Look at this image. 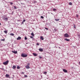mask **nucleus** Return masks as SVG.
<instances>
[{"label":"nucleus","instance_id":"32","mask_svg":"<svg viewBox=\"0 0 80 80\" xmlns=\"http://www.w3.org/2000/svg\"><path fill=\"white\" fill-rule=\"evenodd\" d=\"M30 37L31 38H33V37L32 36H30Z\"/></svg>","mask_w":80,"mask_h":80},{"label":"nucleus","instance_id":"21","mask_svg":"<svg viewBox=\"0 0 80 80\" xmlns=\"http://www.w3.org/2000/svg\"><path fill=\"white\" fill-rule=\"evenodd\" d=\"M31 35H32V36H34V34H33V33H31Z\"/></svg>","mask_w":80,"mask_h":80},{"label":"nucleus","instance_id":"27","mask_svg":"<svg viewBox=\"0 0 80 80\" xmlns=\"http://www.w3.org/2000/svg\"><path fill=\"white\" fill-rule=\"evenodd\" d=\"M41 18H44V17L42 16H41Z\"/></svg>","mask_w":80,"mask_h":80},{"label":"nucleus","instance_id":"5","mask_svg":"<svg viewBox=\"0 0 80 80\" xmlns=\"http://www.w3.org/2000/svg\"><path fill=\"white\" fill-rule=\"evenodd\" d=\"M63 71L65 73H67V70L66 69H63Z\"/></svg>","mask_w":80,"mask_h":80},{"label":"nucleus","instance_id":"41","mask_svg":"<svg viewBox=\"0 0 80 80\" xmlns=\"http://www.w3.org/2000/svg\"><path fill=\"white\" fill-rule=\"evenodd\" d=\"M20 39H21V38H20Z\"/></svg>","mask_w":80,"mask_h":80},{"label":"nucleus","instance_id":"37","mask_svg":"<svg viewBox=\"0 0 80 80\" xmlns=\"http://www.w3.org/2000/svg\"><path fill=\"white\" fill-rule=\"evenodd\" d=\"M39 58H42V57L41 56H40L39 57Z\"/></svg>","mask_w":80,"mask_h":80},{"label":"nucleus","instance_id":"30","mask_svg":"<svg viewBox=\"0 0 80 80\" xmlns=\"http://www.w3.org/2000/svg\"><path fill=\"white\" fill-rule=\"evenodd\" d=\"M27 39V38L26 37H25V40H26Z\"/></svg>","mask_w":80,"mask_h":80},{"label":"nucleus","instance_id":"10","mask_svg":"<svg viewBox=\"0 0 80 80\" xmlns=\"http://www.w3.org/2000/svg\"><path fill=\"white\" fill-rule=\"evenodd\" d=\"M12 53H17V51H12Z\"/></svg>","mask_w":80,"mask_h":80},{"label":"nucleus","instance_id":"4","mask_svg":"<svg viewBox=\"0 0 80 80\" xmlns=\"http://www.w3.org/2000/svg\"><path fill=\"white\" fill-rule=\"evenodd\" d=\"M8 19V18H3V20H5V21H7Z\"/></svg>","mask_w":80,"mask_h":80},{"label":"nucleus","instance_id":"22","mask_svg":"<svg viewBox=\"0 0 80 80\" xmlns=\"http://www.w3.org/2000/svg\"><path fill=\"white\" fill-rule=\"evenodd\" d=\"M57 10V9H56L54 8L53 9V11H56Z\"/></svg>","mask_w":80,"mask_h":80},{"label":"nucleus","instance_id":"19","mask_svg":"<svg viewBox=\"0 0 80 80\" xmlns=\"http://www.w3.org/2000/svg\"><path fill=\"white\" fill-rule=\"evenodd\" d=\"M17 69H20V67L19 66H18L17 67Z\"/></svg>","mask_w":80,"mask_h":80},{"label":"nucleus","instance_id":"24","mask_svg":"<svg viewBox=\"0 0 80 80\" xmlns=\"http://www.w3.org/2000/svg\"><path fill=\"white\" fill-rule=\"evenodd\" d=\"M1 41H5V39H1Z\"/></svg>","mask_w":80,"mask_h":80},{"label":"nucleus","instance_id":"13","mask_svg":"<svg viewBox=\"0 0 80 80\" xmlns=\"http://www.w3.org/2000/svg\"><path fill=\"white\" fill-rule=\"evenodd\" d=\"M65 40H66V41H67V42H69V41H70V39H68L67 38H65Z\"/></svg>","mask_w":80,"mask_h":80},{"label":"nucleus","instance_id":"17","mask_svg":"<svg viewBox=\"0 0 80 80\" xmlns=\"http://www.w3.org/2000/svg\"><path fill=\"white\" fill-rule=\"evenodd\" d=\"M73 27L74 28H76V25L75 24H73Z\"/></svg>","mask_w":80,"mask_h":80},{"label":"nucleus","instance_id":"1","mask_svg":"<svg viewBox=\"0 0 80 80\" xmlns=\"http://www.w3.org/2000/svg\"><path fill=\"white\" fill-rule=\"evenodd\" d=\"M28 55L27 54H26L25 53H22L21 54V57H22L25 58V57H27Z\"/></svg>","mask_w":80,"mask_h":80},{"label":"nucleus","instance_id":"16","mask_svg":"<svg viewBox=\"0 0 80 80\" xmlns=\"http://www.w3.org/2000/svg\"><path fill=\"white\" fill-rule=\"evenodd\" d=\"M10 35H11V36H13L14 35V34H13V33H11L10 34Z\"/></svg>","mask_w":80,"mask_h":80},{"label":"nucleus","instance_id":"25","mask_svg":"<svg viewBox=\"0 0 80 80\" xmlns=\"http://www.w3.org/2000/svg\"><path fill=\"white\" fill-rule=\"evenodd\" d=\"M30 65V63H28L27 66H29Z\"/></svg>","mask_w":80,"mask_h":80},{"label":"nucleus","instance_id":"35","mask_svg":"<svg viewBox=\"0 0 80 80\" xmlns=\"http://www.w3.org/2000/svg\"><path fill=\"white\" fill-rule=\"evenodd\" d=\"M36 45H39V44L38 43H37Z\"/></svg>","mask_w":80,"mask_h":80},{"label":"nucleus","instance_id":"31","mask_svg":"<svg viewBox=\"0 0 80 80\" xmlns=\"http://www.w3.org/2000/svg\"><path fill=\"white\" fill-rule=\"evenodd\" d=\"M45 29L46 30H48V28H45Z\"/></svg>","mask_w":80,"mask_h":80},{"label":"nucleus","instance_id":"34","mask_svg":"<svg viewBox=\"0 0 80 80\" xmlns=\"http://www.w3.org/2000/svg\"><path fill=\"white\" fill-rule=\"evenodd\" d=\"M76 17H78V14H77L76 16Z\"/></svg>","mask_w":80,"mask_h":80},{"label":"nucleus","instance_id":"9","mask_svg":"<svg viewBox=\"0 0 80 80\" xmlns=\"http://www.w3.org/2000/svg\"><path fill=\"white\" fill-rule=\"evenodd\" d=\"M40 38L42 40H44V38H43V36L41 37Z\"/></svg>","mask_w":80,"mask_h":80},{"label":"nucleus","instance_id":"28","mask_svg":"<svg viewBox=\"0 0 80 80\" xmlns=\"http://www.w3.org/2000/svg\"><path fill=\"white\" fill-rule=\"evenodd\" d=\"M24 77L25 78L28 77L27 75H24Z\"/></svg>","mask_w":80,"mask_h":80},{"label":"nucleus","instance_id":"8","mask_svg":"<svg viewBox=\"0 0 80 80\" xmlns=\"http://www.w3.org/2000/svg\"><path fill=\"white\" fill-rule=\"evenodd\" d=\"M6 77H10V75H9L8 74H6V76H5Z\"/></svg>","mask_w":80,"mask_h":80},{"label":"nucleus","instance_id":"18","mask_svg":"<svg viewBox=\"0 0 80 80\" xmlns=\"http://www.w3.org/2000/svg\"><path fill=\"white\" fill-rule=\"evenodd\" d=\"M4 33H7V31H4Z\"/></svg>","mask_w":80,"mask_h":80},{"label":"nucleus","instance_id":"2","mask_svg":"<svg viewBox=\"0 0 80 80\" xmlns=\"http://www.w3.org/2000/svg\"><path fill=\"white\" fill-rule=\"evenodd\" d=\"M8 62H9V61L8 60L5 62H3V65H6L8 63Z\"/></svg>","mask_w":80,"mask_h":80},{"label":"nucleus","instance_id":"20","mask_svg":"<svg viewBox=\"0 0 80 80\" xmlns=\"http://www.w3.org/2000/svg\"><path fill=\"white\" fill-rule=\"evenodd\" d=\"M69 4L70 5H72V3L71 2H70L69 3Z\"/></svg>","mask_w":80,"mask_h":80},{"label":"nucleus","instance_id":"38","mask_svg":"<svg viewBox=\"0 0 80 80\" xmlns=\"http://www.w3.org/2000/svg\"><path fill=\"white\" fill-rule=\"evenodd\" d=\"M21 24H23V22L22 21V22L21 23Z\"/></svg>","mask_w":80,"mask_h":80},{"label":"nucleus","instance_id":"6","mask_svg":"<svg viewBox=\"0 0 80 80\" xmlns=\"http://www.w3.org/2000/svg\"><path fill=\"white\" fill-rule=\"evenodd\" d=\"M25 67L27 69H28L29 68H30V67H29V66H26Z\"/></svg>","mask_w":80,"mask_h":80},{"label":"nucleus","instance_id":"36","mask_svg":"<svg viewBox=\"0 0 80 80\" xmlns=\"http://www.w3.org/2000/svg\"><path fill=\"white\" fill-rule=\"evenodd\" d=\"M22 74H23L24 73V72H22V73H21Z\"/></svg>","mask_w":80,"mask_h":80},{"label":"nucleus","instance_id":"26","mask_svg":"<svg viewBox=\"0 0 80 80\" xmlns=\"http://www.w3.org/2000/svg\"><path fill=\"white\" fill-rule=\"evenodd\" d=\"M14 9H17V8L15 6H14Z\"/></svg>","mask_w":80,"mask_h":80},{"label":"nucleus","instance_id":"40","mask_svg":"<svg viewBox=\"0 0 80 80\" xmlns=\"http://www.w3.org/2000/svg\"><path fill=\"white\" fill-rule=\"evenodd\" d=\"M59 48H60V47H59Z\"/></svg>","mask_w":80,"mask_h":80},{"label":"nucleus","instance_id":"11","mask_svg":"<svg viewBox=\"0 0 80 80\" xmlns=\"http://www.w3.org/2000/svg\"><path fill=\"white\" fill-rule=\"evenodd\" d=\"M39 50L40 52H43V49L42 48H40Z\"/></svg>","mask_w":80,"mask_h":80},{"label":"nucleus","instance_id":"15","mask_svg":"<svg viewBox=\"0 0 80 80\" xmlns=\"http://www.w3.org/2000/svg\"><path fill=\"white\" fill-rule=\"evenodd\" d=\"M55 21H59V20H60V19H55Z\"/></svg>","mask_w":80,"mask_h":80},{"label":"nucleus","instance_id":"23","mask_svg":"<svg viewBox=\"0 0 80 80\" xmlns=\"http://www.w3.org/2000/svg\"><path fill=\"white\" fill-rule=\"evenodd\" d=\"M44 74H47V73L46 72H43Z\"/></svg>","mask_w":80,"mask_h":80},{"label":"nucleus","instance_id":"3","mask_svg":"<svg viewBox=\"0 0 80 80\" xmlns=\"http://www.w3.org/2000/svg\"><path fill=\"white\" fill-rule=\"evenodd\" d=\"M64 36L65 37L68 38L69 37V35H68V34L65 33L64 35Z\"/></svg>","mask_w":80,"mask_h":80},{"label":"nucleus","instance_id":"14","mask_svg":"<svg viewBox=\"0 0 80 80\" xmlns=\"http://www.w3.org/2000/svg\"><path fill=\"white\" fill-rule=\"evenodd\" d=\"M17 40H20V37H18L17 38Z\"/></svg>","mask_w":80,"mask_h":80},{"label":"nucleus","instance_id":"39","mask_svg":"<svg viewBox=\"0 0 80 80\" xmlns=\"http://www.w3.org/2000/svg\"><path fill=\"white\" fill-rule=\"evenodd\" d=\"M0 25H1V23H0Z\"/></svg>","mask_w":80,"mask_h":80},{"label":"nucleus","instance_id":"7","mask_svg":"<svg viewBox=\"0 0 80 80\" xmlns=\"http://www.w3.org/2000/svg\"><path fill=\"white\" fill-rule=\"evenodd\" d=\"M33 55L35 57H36V56H37V54L35 53H33Z\"/></svg>","mask_w":80,"mask_h":80},{"label":"nucleus","instance_id":"29","mask_svg":"<svg viewBox=\"0 0 80 80\" xmlns=\"http://www.w3.org/2000/svg\"><path fill=\"white\" fill-rule=\"evenodd\" d=\"M10 3L11 4V5H12L13 4V2H10Z\"/></svg>","mask_w":80,"mask_h":80},{"label":"nucleus","instance_id":"12","mask_svg":"<svg viewBox=\"0 0 80 80\" xmlns=\"http://www.w3.org/2000/svg\"><path fill=\"white\" fill-rule=\"evenodd\" d=\"M12 68H13V69H15V68H16V66H13Z\"/></svg>","mask_w":80,"mask_h":80},{"label":"nucleus","instance_id":"33","mask_svg":"<svg viewBox=\"0 0 80 80\" xmlns=\"http://www.w3.org/2000/svg\"><path fill=\"white\" fill-rule=\"evenodd\" d=\"M22 22H25V20L23 19V20L22 21Z\"/></svg>","mask_w":80,"mask_h":80}]
</instances>
